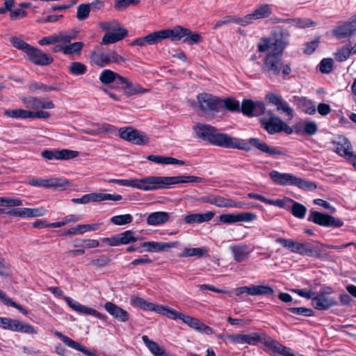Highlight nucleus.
<instances>
[{
	"mask_svg": "<svg viewBox=\"0 0 356 356\" xmlns=\"http://www.w3.org/2000/svg\"><path fill=\"white\" fill-rule=\"evenodd\" d=\"M286 46V42L282 36H270L262 38L258 43L257 47L259 52H265L270 50L266 56L263 72H269L274 75H278L282 70V54Z\"/></svg>",
	"mask_w": 356,
	"mask_h": 356,
	"instance_id": "f257e3e1",
	"label": "nucleus"
},
{
	"mask_svg": "<svg viewBox=\"0 0 356 356\" xmlns=\"http://www.w3.org/2000/svg\"><path fill=\"white\" fill-rule=\"evenodd\" d=\"M197 137L202 141L208 142L212 145L225 148H235L249 151L251 146H254L270 155L282 154L281 152L269 147L266 143L255 138H252L248 141H246L232 137L230 135H197Z\"/></svg>",
	"mask_w": 356,
	"mask_h": 356,
	"instance_id": "f03ea898",
	"label": "nucleus"
},
{
	"mask_svg": "<svg viewBox=\"0 0 356 356\" xmlns=\"http://www.w3.org/2000/svg\"><path fill=\"white\" fill-rule=\"evenodd\" d=\"M259 122L261 127L268 134L284 132L291 134L292 129L287 125L280 117L275 115L271 111L264 108V112L259 115Z\"/></svg>",
	"mask_w": 356,
	"mask_h": 356,
	"instance_id": "7ed1b4c3",
	"label": "nucleus"
},
{
	"mask_svg": "<svg viewBox=\"0 0 356 356\" xmlns=\"http://www.w3.org/2000/svg\"><path fill=\"white\" fill-rule=\"evenodd\" d=\"M195 109L206 114L215 115L222 108V99L210 93L202 92L197 96V102H191Z\"/></svg>",
	"mask_w": 356,
	"mask_h": 356,
	"instance_id": "20e7f679",
	"label": "nucleus"
},
{
	"mask_svg": "<svg viewBox=\"0 0 356 356\" xmlns=\"http://www.w3.org/2000/svg\"><path fill=\"white\" fill-rule=\"evenodd\" d=\"M49 291L51 292L56 297L58 298H63L67 305L74 311L76 312L77 313L81 314H88L92 316H95L99 319L101 320H105L106 318V316L104 314L99 313L97 310L88 307L83 305H81L79 302L73 300L72 298L67 297V296H63V291L59 288L56 286H51L49 287Z\"/></svg>",
	"mask_w": 356,
	"mask_h": 356,
	"instance_id": "39448f33",
	"label": "nucleus"
},
{
	"mask_svg": "<svg viewBox=\"0 0 356 356\" xmlns=\"http://www.w3.org/2000/svg\"><path fill=\"white\" fill-rule=\"evenodd\" d=\"M91 62L99 67H106L111 63H121L124 61L123 57L116 51L97 52L93 51L90 54Z\"/></svg>",
	"mask_w": 356,
	"mask_h": 356,
	"instance_id": "423d86ee",
	"label": "nucleus"
},
{
	"mask_svg": "<svg viewBox=\"0 0 356 356\" xmlns=\"http://www.w3.org/2000/svg\"><path fill=\"white\" fill-rule=\"evenodd\" d=\"M0 327L26 334H36L38 333L37 329L31 324L6 317H0Z\"/></svg>",
	"mask_w": 356,
	"mask_h": 356,
	"instance_id": "0eeeda50",
	"label": "nucleus"
},
{
	"mask_svg": "<svg viewBox=\"0 0 356 356\" xmlns=\"http://www.w3.org/2000/svg\"><path fill=\"white\" fill-rule=\"evenodd\" d=\"M171 31L173 34L168 37L172 41L179 40L184 38V42L193 45L197 44L202 41V37L199 33H192V31L186 28H184L181 26H176Z\"/></svg>",
	"mask_w": 356,
	"mask_h": 356,
	"instance_id": "6e6552de",
	"label": "nucleus"
},
{
	"mask_svg": "<svg viewBox=\"0 0 356 356\" xmlns=\"http://www.w3.org/2000/svg\"><path fill=\"white\" fill-rule=\"evenodd\" d=\"M265 104L261 101L254 102L250 99H243L240 104V112L249 118L259 117L264 113Z\"/></svg>",
	"mask_w": 356,
	"mask_h": 356,
	"instance_id": "1a4fd4ad",
	"label": "nucleus"
},
{
	"mask_svg": "<svg viewBox=\"0 0 356 356\" xmlns=\"http://www.w3.org/2000/svg\"><path fill=\"white\" fill-rule=\"evenodd\" d=\"M94 129L87 131L86 134H143L142 131L132 127H123L118 128L113 125L103 123L101 124H95Z\"/></svg>",
	"mask_w": 356,
	"mask_h": 356,
	"instance_id": "9d476101",
	"label": "nucleus"
},
{
	"mask_svg": "<svg viewBox=\"0 0 356 356\" xmlns=\"http://www.w3.org/2000/svg\"><path fill=\"white\" fill-rule=\"evenodd\" d=\"M29 184L35 187L61 188L70 185V181L63 177H51L49 179L35 178L29 181Z\"/></svg>",
	"mask_w": 356,
	"mask_h": 356,
	"instance_id": "9b49d317",
	"label": "nucleus"
},
{
	"mask_svg": "<svg viewBox=\"0 0 356 356\" xmlns=\"http://www.w3.org/2000/svg\"><path fill=\"white\" fill-rule=\"evenodd\" d=\"M257 219V216L251 212L225 213L219 216V220L224 224L229 225L239 222H252Z\"/></svg>",
	"mask_w": 356,
	"mask_h": 356,
	"instance_id": "f8f14e48",
	"label": "nucleus"
},
{
	"mask_svg": "<svg viewBox=\"0 0 356 356\" xmlns=\"http://www.w3.org/2000/svg\"><path fill=\"white\" fill-rule=\"evenodd\" d=\"M149 191H154L164 187L167 185H172L182 183V176L176 177H157L149 176Z\"/></svg>",
	"mask_w": 356,
	"mask_h": 356,
	"instance_id": "ddd939ff",
	"label": "nucleus"
},
{
	"mask_svg": "<svg viewBox=\"0 0 356 356\" xmlns=\"http://www.w3.org/2000/svg\"><path fill=\"white\" fill-rule=\"evenodd\" d=\"M333 144L335 146L336 152L350 161L355 156L353 152L350 143L343 135H337L333 140Z\"/></svg>",
	"mask_w": 356,
	"mask_h": 356,
	"instance_id": "4468645a",
	"label": "nucleus"
},
{
	"mask_svg": "<svg viewBox=\"0 0 356 356\" xmlns=\"http://www.w3.org/2000/svg\"><path fill=\"white\" fill-rule=\"evenodd\" d=\"M269 175L276 184L302 186V180L289 173H280L273 170L270 172Z\"/></svg>",
	"mask_w": 356,
	"mask_h": 356,
	"instance_id": "2eb2a0df",
	"label": "nucleus"
},
{
	"mask_svg": "<svg viewBox=\"0 0 356 356\" xmlns=\"http://www.w3.org/2000/svg\"><path fill=\"white\" fill-rule=\"evenodd\" d=\"M265 99L268 102V104L276 106L277 111H280L285 113L289 117V120L292 119V108L289 106L287 102L283 101L280 96L273 92H268L266 94Z\"/></svg>",
	"mask_w": 356,
	"mask_h": 356,
	"instance_id": "dca6fc26",
	"label": "nucleus"
},
{
	"mask_svg": "<svg viewBox=\"0 0 356 356\" xmlns=\"http://www.w3.org/2000/svg\"><path fill=\"white\" fill-rule=\"evenodd\" d=\"M109 183L116 184L120 186L135 188L139 190L148 191H149V180L148 177L143 179H111L108 180Z\"/></svg>",
	"mask_w": 356,
	"mask_h": 356,
	"instance_id": "f3484780",
	"label": "nucleus"
},
{
	"mask_svg": "<svg viewBox=\"0 0 356 356\" xmlns=\"http://www.w3.org/2000/svg\"><path fill=\"white\" fill-rule=\"evenodd\" d=\"M331 289L322 291L313 298V307L317 309H326L336 305V300L330 296Z\"/></svg>",
	"mask_w": 356,
	"mask_h": 356,
	"instance_id": "a211bd4d",
	"label": "nucleus"
},
{
	"mask_svg": "<svg viewBox=\"0 0 356 356\" xmlns=\"http://www.w3.org/2000/svg\"><path fill=\"white\" fill-rule=\"evenodd\" d=\"M226 338L231 342L238 344H248L255 346L261 341V338L257 333L251 334H227Z\"/></svg>",
	"mask_w": 356,
	"mask_h": 356,
	"instance_id": "6ab92c4d",
	"label": "nucleus"
},
{
	"mask_svg": "<svg viewBox=\"0 0 356 356\" xmlns=\"http://www.w3.org/2000/svg\"><path fill=\"white\" fill-rule=\"evenodd\" d=\"M22 102L27 108L33 109H52L54 104L49 98H40L36 97H24Z\"/></svg>",
	"mask_w": 356,
	"mask_h": 356,
	"instance_id": "aec40b11",
	"label": "nucleus"
},
{
	"mask_svg": "<svg viewBox=\"0 0 356 356\" xmlns=\"http://www.w3.org/2000/svg\"><path fill=\"white\" fill-rule=\"evenodd\" d=\"M313 222L323 227H340L343 225L341 220L317 211H313Z\"/></svg>",
	"mask_w": 356,
	"mask_h": 356,
	"instance_id": "412c9836",
	"label": "nucleus"
},
{
	"mask_svg": "<svg viewBox=\"0 0 356 356\" xmlns=\"http://www.w3.org/2000/svg\"><path fill=\"white\" fill-rule=\"evenodd\" d=\"M29 59L37 65H47L53 62V58L40 49L31 46L27 52Z\"/></svg>",
	"mask_w": 356,
	"mask_h": 356,
	"instance_id": "4be33fe9",
	"label": "nucleus"
},
{
	"mask_svg": "<svg viewBox=\"0 0 356 356\" xmlns=\"http://www.w3.org/2000/svg\"><path fill=\"white\" fill-rule=\"evenodd\" d=\"M178 245V241L169 243L148 241L143 243L140 246L147 252H156L166 251L169 249L176 248Z\"/></svg>",
	"mask_w": 356,
	"mask_h": 356,
	"instance_id": "5701e85b",
	"label": "nucleus"
},
{
	"mask_svg": "<svg viewBox=\"0 0 356 356\" xmlns=\"http://www.w3.org/2000/svg\"><path fill=\"white\" fill-rule=\"evenodd\" d=\"M173 32L171 29H163L158 31H154L145 37L140 38L145 45H153L159 42H161L165 39H168V37L171 36Z\"/></svg>",
	"mask_w": 356,
	"mask_h": 356,
	"instance_id": "b1692460",
	"label": "nucleus"
},
{
	"mask_svg": "<svg viewBox=\"0 0 356 356\" xmlns=\"http://www.w3.org/2000/svg\"><path fill=\"white\" fill-rule=\"evenodd\" d=\"M104 309L111 316L118 321L124 323L129 319V314L126 310L111 302H106L104 304Z\"/></svg>",
	"mask_w": 356,
	"mask_h": 356,
	"instance_id": "393cba45",
	"label": "nucleus"
},
{
	"mask_svg": "<svg viewBox=\"0 0 356 356\" xmlns=\"http://www.w3.org/2000/svg\"><path fill=\"white\" fill-rule=\"evenodd\" d=\"M127 33V29L118 26L117 29H113V31L107 32L103 36L101 44H108L115 43L125 38Z\"/></svg>",
	"mask_w": 356,
	"mask_h": 356,
	"instance_id": "a878e982",
	"label": "nucleus"
},
{
	"mask_svg": "<svg viewBox=\"0 0 356 356\" xmlns=\"http://www.w3.org/2000/svg\"><path fill=\"white\" fill-rule=\"evenodd\" d=\"M356 31V27L351 20L350 22H343L333 29L332 33L338 39L349 37Z\"/></svg>",
	"mask_w": 356,
	"mask_h": 356,
	"instance_id": "bb28decb",
	"label": "nucleus"
},
{
	"mask_svg": "<svg viewBox=\"0 0 356 356\" xmlns=\"http://www.w3.org/2000/svg\"><path fill=\"white\" fill-rule=\"evenodd\" d=\"M170 213L165 211H155L149 213L147 223L150 226H159L170 221Z\"/></svg>",
	"mask_w": 356,
	"mask_h": 356,
	"instance_id": "cd10ccee",
	"label": "nucleus"
},
{
	"mask_svg": "<svg viewBox=\"0 0 356 356\" xmlns=\"http://www.w3.org/2000/svg\"><path fill=\"white\" fill-rule=\"evenodd\" d=\"M229 248L233 254L234 260L238 263L247 260L251 252L248 246L244 243L232 245Z\"/></svg>",
	"mask_w": 356,
	"mask_h": 356,
	"instance_id": "c85d7f7f",
	"label": "nucleus"
},
{
	"mask_svg": "<svg viewBox=\"0 0 356 356\" xmlns=\"http://www.w3.org/2000/svg\"><path fill=\"white\" fill-rule=\"evenodd\" d=\"M214 216L215 213L211 211H207L204 213H191L184 217V221L188 225L202 223L211 220Z\"/></svg>",
	"mask_w": 356,
	"mask_h": 356,
	"instance_id": "c756f323",
	"label": "nucleus"
},
{
	"mask_svg": "<svg viewBox=\"0 0 356 356\" xmlns=\"http://www.w3.org/2000/svg\"><path fill=\"white\" fill-rule=\"evenodd\" d=\"M212 204L218 207H233V208H243L246 204L243 202H235L232 199H227L224 197L213 195V200Z\"/></svg>",
	"mask_w": 356,
	"mask_h": 356,
	"instance_id": "7c9ffc66",
	"label": "nucleus"
},
{
	"mask_svg": "<svg viewBox=\"0 0 356 356\" xmlns=\"http://www.w3.org/2000/svg\"><path fill=\"white\" fill-rule=\"evenodd\" d=\"M102 6V3L96 1L90 4L89 3H81L77 7L76 18L79 21L87 19L90 13V8H96L99 9Z\"/></svg>",
	"mask_w": 356,
	"mask_h": 356,
	"instance_id": "2f4dec72",
	"label": "nucleus"
},
{
	"mask_svg": "<svg viewBox=\"0 0 356 356\" xmlns=\"http://www.w3.org/2000/svg\"><path fill=\"white\" fill-rule=\"evenodd\" d=\"M142 340L154 356H168L162 347L155 341L150 340L146 335L142 337Z\"/></svg>",
	"mask_w": 356,
	"mask_h": 356,
	"instance_id": "473e14b6",
	"label": "nucleus"
},
{
	"mask_svg": "<svg viewBox=\"0 0 356 356\" xmlns=\"http://www.w3.org/2000/svg\"><path fill=\"white\" fill-rule=\"evenodd\" d=\"M130 303L131 305L138 307L143 310L153 311L155 312H156V309L159 306L136 296H133L131 298Z\"/></svg>",
	"mask_w": 356,
	"mask_h": 356,
	"instance_id": "72a5a7b5",
	"label": "nucleus"
},
{
	"mask_svg": "<svg viewBox=\"0 0 356 356\" xmlns=\"http://www.w3.org/2000/svg\"><path fill=\"white\" fill-rule=\"evenodd\" d=\"M209 256V249L207 248H185L179 254L181 257H204Z\"/></svg>",
	"mask_w": 356,
	"mask_h": 356,
	"instance_id": "f704fd0d",
	"label": "nucleus"
},
{
	"mask_svg": "<svg viewBox=\"0 0 356 356\" xmlns=\"http://www.w3.org/2000/svg\"><path fill=\"white\" fill-rule=\"evenodd\" d=\"M149 161L159 164H177L184 165V161L173 157L163 156L159 155H149L147 158Z\"/></svg>",
	"mask_w": 356,
	"mask_h": 356,
	"instance_id": "c9c22d12",
	"label": "nucleus"
},
{
	"mask_svg": "<svg viewBox=\"0 0 356 356\" xmlns=\"http://www.w3.org/2000/svg\"><path fill=\"white\" fill-rule=\"evenodd\" d=\"M120 136L124 140L136 145H145L149 142L147 135H120Z\"/></svg>",
	"mask_w": 356,
	"mask_h": 356,
	"instance_id": "e433bc0d",
	"label": "nucleus"
},
{
	"mask_svg": "<svg viewBox=\"0 0 356 356\" xmlns=\"http://www.w3.org/2000/svg\"><path fill=\"white\" fill-rule=\"evenodd\" d=\"M92 202H98L106 200L120 201L122 199V195L118 194H108L103 193H91Z\"/></svg>",
	"mask_w": 356,
	"mask_h": 356,
	"instance_id": "4c0bfd02",
	"label": "nucleus"
},
{
	"mask_svg": "<svg viewBox=\"0 0 356 356\" xmlns=\"http://www.w3.org/2000/svg\"><path fill=\"white\" fill-rule=\"evenodd\" d=\"M156 313L165 315L168 318L173 320L177 318L181 320L184 315V314L180 313L174 309L163 305L158 306Z\"/></svg>",
	"mask_w": 356,
	"mask_h": 356,
	"instance_id": "58836bf2",
	"label": "nucleus"
},
{
	"mask_svg": "<svg viewBox=\"0 0 356 356\" xmlns=\"http://www.w3.org/2000/svg\"><path fill=\"white\" fill-rule=\"evenodd\" d=\"M271 13V6L268 4H262L256 8L251 14L254 19H259L268 17Z\"/></svg>",
	"mask_w": 356,
	"mask_h": 356,
	"instance_id": "ea45409f",
	"label": "nucleus"
},
{
	"mask_svg": "<svg viewBox=\"0 0 356 356\" xmlns=\"http://www.w3.org/2000/svg\"><path fill=\"white\" fill-rule=\"evenodd\" d=\"M266 344L269 347H271L274 350H275L277 353H280L284 356H293L294 355L291 353V350L287 347H285L277 341H274L271 339H268V341H266Z\"/></svg>",
	"mask_w": 356,
	"mask_h": 356,
	"instance_id": "a19ab883",
	"label": "nucleus"
},
{
	"mask_svg": "<svg viewBox=\"0 0 356 356\" xmlns=\"http://www.w3.org/2000/svg\"><path fill=\"white\" fill-rule=\"evenodd\" d=\"M120 245H127L140 240L136 236L135 232L132 230H127L118 234Z\"/></svg>",
	"mask_w": 356,
	"mask_h": 356,
	"instance_id": "79ce46f5",
	"label": "nucleus"
},
{
	"mask_svg": "<svg viewBox=\"0 0 356 356\" xmlns=\"http://www.w3.org/2000/svg\"><path fill=\"white\" fill-rule=\"evenodd\" d=\"M248 196L251 199L259 200V201H261L265 204H267L275 205V206H277L280 207H284V201L281 200H273L267 199L261 195L254 193H248Z\"/></svg>",
	"mask_w": 356,
	"mask_h": 356,
	"instance_id": "37998d69",
	"label": "nucleus"
},
{
	"mask_svg": "<svg viewBox=\"0 0 356 356\" xmlns=\"http://www.w3.org/2000/svg\"><path fill=\"white\" fill-rule=\"evenodd\" d=\"M118 76V73L106 69L104 70L101 74H99V81L103 84H110L114 82L116 80V76Z\"/></svg>",
	"mask_w": 356,
	"mask_h": 356,
	"instance_id": "c03bdc74",
	"label": "nucleus"
},
{
	"mask_svg": "<svg viewBox=\"0 0 356 356\" xmlns=\"http://www.w3.org/2000/svg\"><path fill=\"white\" fill-rule=\"evenodd\" d=\"M5 114L13 118L26 119L31 118V111L19 108L14 110H7L5 111Z\"/></svg>",
	"mask_w": 356,
	"mask_h": 356,
	"instance_id": "a18cd8bd",
	"label": "nucleus"
},
{
	"mask_svg": "<svg viewBox=\"0 0 356 356\" xmlns=\"http://www.w3.org/2000/svg\"><path fill=\"white\" fill-rule=\"evenodd\" d=\"M222 108L231 112H240V103L238 100L228 97L222 99Z\"/></svg>",
	"mask_w": 356,
	"mask_h": 356,
	"instance_id": "49530a36",
	"label": "nucleus"
},
{
	"mask_svg": "<svg viewBox=\"0 0 356 356\" xmlns=\"http://www.w3.org/2000/svg\"><path fill=\"white\" fill-rule=\"evenodd\" d=\"M285 201L292 203L291 213L294 216L298 218H303L305 217L306 208L302 204L295 202L290 199H286Z\"/></svg>",
	"mask_w": 356,
	"mask_h": 356,
	"instance_id": "de8ad7c7",
	"label": "nucleus"
},
{
	"mask_svg": "<svg viewBox=\"0 0 356 356\" xmlns=\"http://www.w3.org/2000/svg\"><path fill=\"white\" fill-rule=\"evenodd\" d=\"M123 88L124 93L128 96L134 95L146 91V90L143 89L140 85L129 81H128Z\"/></svg>",
	"mask_w": 356,
	"mask_h": 356,
	"instance_id": "09e8293b",
	"label": "nucleus"
},
{
	"mask_svg": "<svg viewBox=\"0 0 356 356\" xmlns=\"http://www.w3.org/2000/svg\"><path fill=\"white\" fill-rule=\"evenodd\" d=\"M81 218V216L79 215H70L63 218L62 221L49 223L48 226L51 228H58L63 227L70 222H76L80 220Z\"/></svg>",
	"mask_w": 356,
	"mask_h": 356,
	"instance_id": "8fccbe9b",
	"label": "nucleus"
},
{
	"mask_svg": "<svg viewBox=\"0 0 356 356\" xmlns=\"http://www.w3.org/2000/svg\"><path fill=\"white\" fill-rule=\"evenodd\" d=\"M84 44L82 42H75L67 45H65V55L79 54L83 49Z\"/></svg>",
	"mask_w": 356,
	"mask_h": 356,
	"instance_id": "3c124183",
	"label": "nucleus"
},
{
	"mask_svg": "<svg viewBox=\"0 0 356 356\" xmlns=\"http://www.w3.org/2000/svg\"><path fill=\"white\" fill-rule=\"evenodd\" d=\"M78 36V33L75 30L70 32L60 31L57 34L58 42L70 43L71 40H75Z\"/></svg>",
	"mask_w": 356,
	"mask_h": 356,
	"instance_id": "603ef678",
	"label": "nucleus"
},
{
	"mask_svg": "<svg viewBox=\"0 0 356 356\" xmlns=\"http://www.w3.org/2000/svg\"><path fill=\"white\" fill-rule=\"evenodd\" d=\"M69 72L74 75H82L86 72V66L81 62H72L68 67Z\"/></svg>",
	"mask_w": 356,
	"mask_h": 356,
	"instance_id": "864d4df0",
	"label": "nucleus"
},
{
	"mask_svg": "<svg viewBox=\"0 0 356 356\" xmlns=\"http://www.w3.org/2000/svg\"><path fill=\"white\" fill-rule=\"evenodd\" d=\"M79 155V152L74 150L63 149H57V160H69Z\"/></svg>",
	"mask_w": 356,
	"mask_h": 356,
	"instance_id": "5fc2aeb1",
	"label": "nucleus"
},
{
	"mask_svg": "<svg viewBox=\"0 0 356 356\" xmlns=\"http://www.w3.org/2000/svg\"><path fill=\"white\" fill-rule=\"evenodd\" d=\"M133 217L130 214L119 215L113 216L111 222L115 225H124L132 222Z\"/></svg>",
	"mask_w": 356,
	"mask_h": 356,
	"instance_id": "6e6d98bb",
	"label": "nucleus"
},
{
	"mask_svg": "<svg viewBox=\"0 0 356 356\" xmlns=\"http://www.w3.org/2000/svg\"><path fill=\"white\" fill-rule=\"evenodd\" d=\"M274 293V290L269 286L252 285V296L270 295Z\"/></svg>",
	"mask_w": 356,
	"mask_h": 356,
	"instance_id": "4d7b16f0",
	"label": "nucleus"
},
{
	"mask_svg": "<svg viewBox=\"0 0 356 356\" xmlns=\"http://www.w3.org/2000/svg\"><path fill=\"white\" fill-rule=\"evenodd\" d=\"M193 131L195 134H215V127L205 123H197L193 127Z\"/></svg>",
	"mask_w": 356,
	"mask_h": 356,
	"instance_id": "13d9d810",
	"label": "nucleus"
},
{
	"mask_svg": "<svg viewBox=\"0 0 356 356\" xmlns=\"http://www.w3.org/2000/svg\"><path fill=\"white\" fill-rule=\"evenodd\" d=\"M332 66L333 60L332 58H323L317 66V69L323 74H328L332 71Z\"/></svg>",
	"mask_w": 356,
	"mask_h": 356,
	"instance_id": "bf43d9fd",
	"label": "nucleus"
},
{
	"mask_svg": "<svg viewBox=\"0 0 356 356\" xmlns=\"http://www.w3.org/2000/svg\"><path fill=\"white\" fill-rule=\"evenodd\" d=\"M10 42L15 48L22 50L25 51L26 54L29 51V49L31 47V45L29 44L28 43L25 42L23 40L17 38V37H13L10 39Z\"/></svg>",
	"mask_w": 356,
	"mask_h": 356,
	"instance_id": "052dcab7",
	"label": "nucleus"
},
{
	"mask_svg": "<svg viewBox=\"0 0 356 356\" xmlns=\"http://www.w3.org/2000/svg\"><path fill=\"white\" fill-rule=\"evenodd\" d=\"M181 321L185 324H186L187 325H188L189 327H191V328H193L197 331H198V329L200 328V326L202 323L197 318L192 317L188 315H185V314L183 315Z\"/></svg>",
	"mask_w": 356,
	"mask_h": 356,
	"instance_id": "680f3d73",
	"label": "nucleus"
},
{
	"mask_svg": "<svg viewBox=\"0 0 356 356\" xmlns=\"http://www.w3.org/2000/svg\"><path fill=\"white\" fill-rule=\"evenodd\" d=\"M29 88L31 92H35L37 90H42V91L47 92V91L58 90V88H56L55 87L49 86L43 84L42 83H40V82H34V83H31L29 86Z\"/></svg>",
	"mask_w": 356,
	"mask_h": 356,
	"instance_id": "e2e57ef3",
	"label": "nucleus"
},
{
	"mask_svg": "<svg viewBox=\"0 0 356 356\" xmlns=\"http://www.w3.org/2000/svg\"><path fill=\"white\" fill-rule=\"evenodd\" d=\"M0 213H6L13 217L26 218L25 208H17L10 210L6 209H0Z\"/></svg>",
	"mask_w": 356,
	"mask_h": 356,
	"instance_id": "0e129e2a",
	"label": "nucleus"
},
{
	"mask_svg": "<svg viewBox=\"0 0 356 356\" xmlns=\"http://www.w3.org/2000/svg\"><path fill=\"white\" fill-rule=\"evenodd\" d=\"M26 218L43 216L47 213V210L43 207L35 209L25 208Z\"/></svg>",
	"mask_w": 356,
	"mask_h": 356,
	"instance_id": "69168bd1",
	"label": "nucleus"
},
{
	"mask_svg": "<svg viewBox=\"0 0 356 356\" xmlns=\"http://www.w3.org/2000/svg\"><path fill=\"white\" fill-rule=\"evenodd\" d=\"M254 18L252 14H248L243 17H233V23H236L242 26H246L253 22Z\"/></svg>",
	"mask_w": 356,
	"mask_h": 356,
	"instance_id": "338daca9",
	"label": "nucleus"
},
{
	"mask_svg": "<svg viewBox=\"0 0 356 356\" xmlns=\"http://www.w3.org/2000/svg\"><path fill=\"white\" fill-rule=\"evenodd\" d=\"M110 262L111 259L106 255H103L98 259L92 260L90 264L97 268H102L108 265Z\"/></svg>",
	"mask_w": 356,
	"mask_h": 356,
	"instance_id": "774afa93",
	"label": "nucleus"
}]
</instances>
